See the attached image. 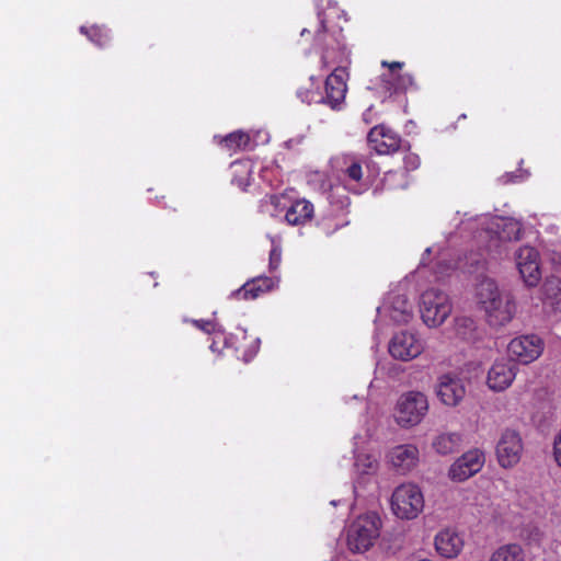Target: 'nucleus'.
<instances>
[{
    "label": "nucleus",
    "instance_id": "27",
    "mask_svg": "<svg viewBox=\"0 0 561 561\" xmlns=\"http://www.w3.org/2000/svg\"><path fill=\"white\" fill-rule=\"evenodd\" d=\"M192 324L197 329L204 331L207 334L221 333V327L216 322L214 318L208 319H193Z\"/></svg>",
    "mask_w": 561,
    "mask_h": 561
},
{
    "label": "nucleus",
    "instance_id": "7",
    "mask_svg": "<svg viewBox=\"0 0 561 561\" xmlns=\"http://www.w3.org/2000/svg\"><path fill=\"white\" fill-rule=\"evenodd\" d=\"M485 457L480 449H471L460 456L449 468L453 481L462 482L477 474L483 467Z\"/></svg>",
    "mask_w": 561,
    "mask_h": 561
},
{
    "label": "nucleus",
    "instance_id": "35",
    "mask_svg": "<svg viewBox=\"0 0 561 561\" xmlns=\"http://www.w3.org/2000/svg\"><path fill=\"white\" fill-rule=\"evenodd\" d=\"M513 178H514V176H513V175H511V174H505V175H503V176L501 178V180H502V182H503V183H508V182L513 181Z\"/></svg>",
    "mask_w": 561,
    "mask_h": 561
},
{
    "label": "nucleus",
    "instance_id": "3",
    "mask_svg": "<svg viewBox=\"0 0 561 561\" xmlns=\"http://www.w3.org/2000/svg\"><path fill=\"white\" fill-rule=\"evenodd\" d=\"M390 503L397 517L413 519L423 511L424 497L417 485L403 483L394 489Z\"/></svg>",
    "mask_w": 561,
    "mask_h": 561
},
{
    "label": "nucleus",
    "instance_id": "9",
    "mask_svg": "<svg viewBox=\"0 0 561 561\" xmlns=\"http://www.w3.org/2000/svg\"><path fill=\"white\" fill-rule=\"evenodd\" d=\"M436 394L445 405H458L466 394L462 379L454 374L442 375L436 383Z\"/></svg>",
    "mask_w": 561,
    "mask_h": 561
},
{
    "label": "nucleus",
    "instance_id": "6",
    "mask_svg": "<svg viewBox=\"0 0 561 561\" xmlns=\"http://www.w3.org/2000/svg\"><path fill=\"white\" fill-rule=\"evenodd\" d=\"M523 440L520 434L511 428H505L496 444V457L503 468H512L520 460L523 454Z\"/></svg>",
    "mask_w": 561,
    "mask_h": 561
},
{
    "label": "nucleus",
    "instance_id": "34",
    "mask_svg": "<svg viewBox=\"0 0 561 561\" xmlns=\"http://www.w3.org/2000/svg\"><path fill=\"white\" fill-rule=\"evenodd\" d=\"M321 60L324 66H328L329 64H331L332 60H331V55H330L328 47H325L323 49Z\"/></svg>",
    "mask_w": 561,
    "mask_h": 561
},
{
    "label": "nucleus",
    "instance_id": "26",
    "mask_svg": "<svg viewBox=\"0 0 561 561\" xmlns=\"http://www.w3.org/2000/svg\"><path fill=\"white\" fill-rule=\"evenodd\" d=\"M224 141L229 149L245 148L250 141V137L243 131H234L229 134Z\"/></svg>",
    "mask_w": 561,
    "mask_h": 561
},
{
    "label": "nucleus",
    "instance_id": "38",
    "mask_svg": "<svg viewBox=\"0 0 561 561\" xmlns=\"http://www.w3.org/2000/svg\"><path fill=\"white\" fill-rule=\"evenodd\" d=\"M291 142H293V140L287 141V142H286V146H287V147H290Z\"/></svg>",
    "mask_w": 561,
    "mask_h": 561
},
{
    "label": "nucleus",
    "instance_id": "13",
    "mask_svg": "<svg viewBox=\"0 0 561 561\" xmlns=\"http://www.w3.org/2000/svg\"><path fill=\"white\" fill-rule=\"evenodd\" d=\"M368 144L379 154H390L401 148V138L385 126H375L367 136Z\"/></svg>",
    "mask_w": 561,
    "mask_h": 561
},
{
    "label": "nucleus",
    "instance_id": "16",
    "mask_svg": "<svg viewBox=\"0 0 561 561\" xmlns=\"http://www.w3.org/2000/svg\"><path fill=\"white\" fill-rule=\"evenodd\" d=\"M435 548L444 558H456L463 548V540L456 530L446 528L435 536Z\"/></svg>",
    "mask_w": 561,
    "mask_h": 561
},
{
    "label": "nucleus",
    "instance_id": "1",
    "mask_svg": "<svg viewBox=\"0 0 561 561\" xmlns=\"http://www.w3.org/2000/svg\"><path fill=\"white\" fill-rule=\"evenodd\" d=\"M477 304L480 309L491 314L501 312L512 316L516 312L515 304L510 294H502L494 279L482 277L476 288Z\"/></svg>",
    "mask_w": 561,
    "mask_h": 561
},
{
    "label": "nucleus",
    "instance_id": "33",
    "mask_svg": "<svg viewBox=\"0 0 561 561\" xmlns=\"http://www.w3.org/2000/svg\"><path fill=\"white\" fill-rule=\"evenodd\" d=\"M428 328H437L443 324L445 318H422Z\"/></svg>",
    "mask_w": 561,
    "mask_h": 561
},
{
    "label": "nucleus",
    "instance_id": "4",
    "mask_svg": "<svg viewBox=\"0 0 561 561\" xmlns=\"http://www.w3.org/2000/svg\"><path fill=\"white\" fill-rule=\"evenodd\" d=\"M427 411L426 396L420 391H409L399 398L394 417L401 427H412L423 420Z\"/></svg>",
    "mask_w": 561,
    "mask_h": 561
},
{
    "label": "nucleus",
    "instance_id": "39",
    "mask_svg": "<svg viewBox=\"0 0 561 561\" xmlns=\"http://www.w3.org/2000/svg\"><path fill=\"white\" fill-rule=\"evenodd\" d=\"M417 561H432L430 559H421V560H417Z\"/></svg>",
    "mask_w": 561,
    "mask_h": 561
},
{
    "label": "nucleus",
    "instance_id": "29",
    "mask_svg": "<svg viewBox=\"0 0 561 561\" xmlns=\"http://www.w3.org/2000/svg\"><path fill=\"white\" fill-rule=\"evenodd\" d=\"M319 25L314 32V41L318 45H327V25L325 19L322 12L318 13Z\"/></svg>",
    "mask_w": 561,
    "mask_h": 561
},
{
    "label": "nucleus",
    "instance_id": "18",
    "mask_svg": "<svg viewBox=\"0 0 561 561\" xmlns=\"http://www.w3.org/2000/svg\"><path fill=\"white\" fill-rule=\"evenodd\" d=\"M313 217V205L306 201L299 199L291 204L287 209L285 219L291 226L305 225Z\"/></svg>",
    "mask_w": 561,
    "mask_h": 561
},
{
    "label": "nucleus",
    "instance_id": "28",
    "mask_svg": "<svg viewBox=\"0 0 561 561\" xmlns=\"http://www.w3.org/2000/svg\"><path fill=\"white\" fill-rule=\"evenodd\" d=\"M530 262H538V252L531 247H522L516 252V266L519 263L529 264Z\"/></svg>",
    "mask_w": 561,
    "mask_h": 561
},
{
    "label": "nucleus",
    "instance_id": "21",
    "mask_svg": "<svg viewBox=\"0 0 561 561\" xmlns=\"http://www.w3.org/2000/svg\"><path fill=\"white\" fill-rule=\"evenodd\" d=\"M494 227L496 228L495 232L499 233V238L501 240H512L519 238L520 226L513 219L499 218L493 222L491 230H494Z\"/></svg>",
    "mask_w": 561,
    "mask_h": 561
},
{
    "label": "nucleus",
    "instance_id": "8",
    "mask_svg": "<svg viewBox=\"0 0 561 561\" xmlns=\"http://www.w3.org/2000/svg\"><path fill=\"white\" fill-rule=\"evenodd\" d=\"M345 75L344 68H335L325 80L324 95L320 93L321 103L329 105L332 110L340 108L345 100L347 91Z\"/></svg>",
    "mask_w": 561,
    "mask_h": 561
},
{
    "label": "nucleus",
    "instance_id": "36",
    "mask_svg": "<svg viewBox=\"0 0 561 561\" xmlns=\"http://www.w3.org/2000/svg\"><path fill=\"white\" fill-rule=\"evenodd\" d=\"M278 198L276 196H271V203L276 204Z\"/></svg>",
    "mask_w": 561,
    "mask_h": 561
},
{
    "label": "nucleus",
    "instance_id": "15",
    "mask_svg": "<svg viewBox=\"0 0 561 561\" xmlns=\"http://www.w3.org/2000/svg\"><path fill=\"white\" fill-rule=\"evenodd\" d=\"M419 449L412 444L399 445L389 453V460L392 467L404 474L414 469L419 462Z\"/></svg>",
    "mask_w": 561,
    "mask_h": 561
},
{
    "label": "nucleus",
    "instance_id": "5",
    "mask_svg": "<svg viewBox=\"0 0 561 561\" xmlns=\"http://www.w3.org/2000/svg\"><path fill=\"white\" fill-rule=\"evenodd\" d=\"M543 341L536 334H527L513 339L507 352L511 360L527 365L535 362L543 352Z\"/></svg>",
    "mask_w": 561,
    "mask_h": 561
},
{
    "label": "nucleus",
    "instance_id": "30",
    "mask_svg": "<svg viewBox=\"0 0 561 561\" xmlns=\"http://www.w3.org/2000/svg\"><path fill=\"white\" fill-rule=\"evenodd\" d=\"M298 98L305 103H321L320 92L311 89H300L298 92Z\"/></svg>",
    "mask_w": 561,
    "mask_h": 561
},
{
    "label": "nucleus",
    "instance_id": "32",
    "mask_svg": "<svg viewBox=\"0 0 561 561\" xmlns=\"http://www.w3.org/2000/svg\"><path fill=\"white\" fill-rule=\"evenodd\" d=\"M346 174L348 175L350 179H352L353 181H356L358 182L362 176H363V173H362V165L357 162H354L352 163L347 169H346Z\"/></svg>",
    "mask_w": 561,
    "mask_h": 561
},
{
    "label": "nucleus",
    "instance_id": "22",
    "mask_svg": "<svg viewBox=\"0 0 561 561\" xmlns=\"http://www.w3.org/2000/svg\"><path fill=\"white\" fill-rule=\"evenodd\" d=\"M524 552L520 546L516 543L505 545L499 548L491 557L490 561H523Z\"/></svg>",
    "mask_w": 561,
    "mask_h": 561
},
{
    "label": "nucleus",
    "instance_id": "17",
    "mask_svg": "<svg viewBox=\"0 0 561 561\" xmlns=\"http://www.w3.org/2000/svg\"><path fill=\"white\" fill-rule=\"evenodd\" d=\"M276 283L272 277L259 276L247 282L234 295L242 296L243 299H255L260 295L272 290Z\"/></svg>",
    "mask_w": 561,
    "mask_h": 561
},
{
    "label": "nucleus",
    "instance_id": "19",
    "mask_svg": "<svg viewBox=\"0 0 561 561\" xmlns=\"http://www.w3.org/2000/svg\"><path fill=\"white\" fill-rule=\"evenodd\" d=\"M542 289L545 302L554 307L556 311H561V279L556 276L547 278Z\"/></svg>",
    "mask_w": 561,
    "mask_h": 561
},
{
    "label": "nucleus",
    "instance_id": "14",
    "mask_svg": "<svg viewBox=\"0 0 561 561\" xmlns=\"http://www.w3.org/2000/svg\"><path fill=\"white\" fill-rule=\"evenodd\" d=\"M420 311L433 316H450L453 308L449 297L435 288L427 289L421 295Z\"/></svg>",
    "mask_w": 561,
    "mask_h": 561
},
{
    "label": "nucleus",
    "instance_id": "24",
    "mask_svg": "<svg viewBox=\"0 0 561 561\" xmlns=\"http://www.w3.org/2000/svg\"><path fill=\"white\" fill-rule=\"evenodd\" d=\"M354 466L359 474H373L378 470L379 465L375 457L359 454L356 456Z\"/></svg>",
    "mask_w": 561,
    "mask_h": 561
},
{
    "label": "nucleus",
    "instance_id": "20",
    "mask_svg": "<svg viewBox=\"0 0 561 561\" xmlns=\"http://www.w3.org/2000/svg\"><path fill=\"white\" fill-rule=\"evenodd\" d=\"M461 436L458 433H444L433 442V448L440 455H448L458 450Z\"/></svg>",
    "mask_w": 561,
    "mask_h": 561
},
{
    "label": "nucleus",
    "instance_id": "10",
    "mask_svg": "<svg viewBox=\"0 0 561 561\" xmlns=\"http://www.w3.org/2000/svg\"><path fill=\"white\" fill-rule=\"evenodd\" d=\"M422 343L409 332L396 334L389 343V353L400 360H411L422 353Z\"/></svg>",
    "mask_w": 561,
    "mask_h": 561
},
{
    "label": "nucleus",
    "instance_id": "25",
    "mask_svg": "<svg viewBox=\"0 0 561 561\" xmlns=\"http://www.w3.org/2000/svg\"><path fill=\"white\" fill-rule=\"evenodd\" d=\"M382 308L385 311L397 312L401 316L409 313V302L403 295H389Z\"/></svg>",
    "mask_w": 561,
    "mask_h": 561
},
{
    "label": "nucleus",
    "instance_id": "31",
    "mask_svg": "<svg viewBox=\"0 0 561 561\" xmlns=\"http://www.w3.org/2000/svg\"><path fill=\"white\" fill-rule=\"evenodd\" d=\"M282 261V249L279 245H273L270 252V271H275L278 268Z\"/></svg>",
    "mask_w": 561,
    "mask_h": 561
},
{
    "label": "nucleus",
    "instance_id": "11",
    "mask_svg": "<svg viewBox=\"0 0 561 561\" xmlns=\"http://www.w3.org/2000/svg\"><path fill=\"white\" fill-rule=\"evenodd\" d=\"M403 62L392 61L388 62L386 60L381 61V66L386 67L387 72L382 73L381 87L389 93H398L405 91L409 87L413 84V77L408 73H401V69L403 67Z\"/></svg>",
    "mask_w": 561,
    "mask_h": 561
},
{
    "label": "nucleus",
    "instance_id": "37",
    "mask_svg": "<svg viewBox=\"0 0 561 561\" xmlns=\"http://www.w3.org/2000/svg\"><path fill=\"white\" fill-rule=\"evenodd\" d=\"M308 32H309V31H308L307 28H304V30L301 31V36H304V35H305L306 33H308Z\"/></svg>",
    "mask_w": 561,
    "mask_h": 561
},
{
    "label": "nucleus",
    "instance_id": "23",
    "mask_svg": "<svg viewBox=\"0 0 561 561\" xmlns=\"http://www.w3.org/2000/svg\"><path fill=\"white\" fill-rule=\"evenodd\" d=\"M517 268L527 286H536L539 283L541 275L538 262L519 263Z\"/></svg>",
    "mask_w": 561,
    "mask_h": 561
},
{
    "label": "nucleus",
    "instance_id": "2",
    "mask_svg": "<svg viewBox=\"0 0 561 561\" xmlns=\"http://www.w3.org/2000/svg\"><path fill=\"white\" fill-rule=\"evenodd\" d=\"M380 519L376 514L359 516L347 530V546L353 552L367 551L379 537Z\"/></svg>",
    "mask_w": 561,
    "mask_h": 561
},
{
    "label": "nucleus",
    "instance_id": "12",
    "mask_svg": "<svg viewBox=\"0 0 561 561\" xmlns=\"http://www.w3.org/2000/svg\"><path fill=\"white\" fill-rule=\"evenodd\" d=\"M516 366L511 359H499L493 363L488 373L486 383L493 391H503L514 381Z\"/></svg>",
    "mask_w": 561,
    "mask_h": 561
}]
</instances>
